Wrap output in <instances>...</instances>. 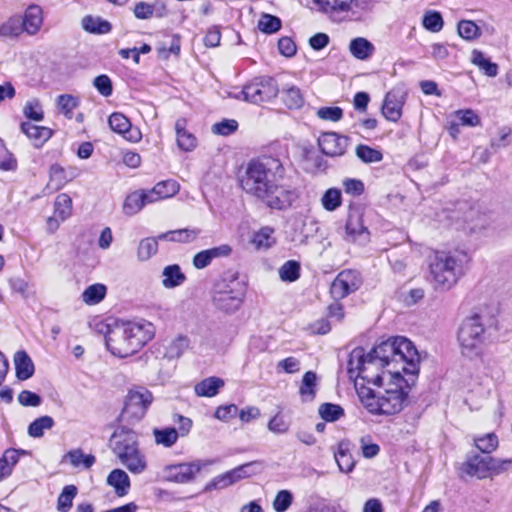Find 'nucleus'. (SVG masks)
I'll use <instances>...</instances> for the list:
<instances>
[{
	"label": "nucleus",
	"mask_w": 512,
	"mask_h": 512,
	"mask_svg": "<svg viewBox=\"0 0 512 512\" xmlns=\"http://www.w3.org/2000/svg\"><path fill=\"white\" fill-rule=\"evenodd\" d=\"M243 191L273 210H286L299 198L282 161L272 156L250 160L240 177Z\"/></svg>",
	"instance_id": "f257e3e1"
},
{
	"label": "nucleus",
	"mask_w": 512,
	"mask_h": 512,
	"mask_svg": "<svg viewBox=\"0 0 512 512\" xmlns=\"http://www.w3.org/2000/svg\"><path fill=\"white\" fill-rule=\"evenodd\" d=\"M419 354L413 343L404 337L381 342L365 355L361 386L373 384L380 388L389 382L388 373L400 370L415 381L419 372Z\"/></svg>",
	"instance_id": "f03ea898"
},
{
	"label": "nucleus",
	"mask_w": 512,
	"mask_h": 512,
	"mask_svg": "<svg viewBox=\"0 0 512 512\" xmlns=\"http://www.w3.org/2000/svg\"><path fill=\"white\" fill-rule=\"evenodd\" d=\"M400 370H391L388 373L389 382L383 391H375L370 387L361 386L357 393L361 403L372 414L394 415L399 413L407 400V388L412 382L411 376L408 378Z\"/></svg>",
	"instance_id": "7ed1b4c3"
},
{
	"label": "nucleus",
	"mask_w": 512,
	"mask_h": 512,
	"mask_svg": "<svg viewBox=\"0 0 512 512\" xmlns=\"http://www.w3.org/2000/svg\"><path fill=\"white\" fill-rule=\"evenodd\" d=\"M497 328L493 312L477 307L460 323L457 329V342L461 354L469 359L480 358L492 332Z\"/></svg>",
	"instance_id": "20e7f679"
},
{
	"label": "nucleus",
	"mask_w": 512,
	"mask_h": 512,
	"mask_svg": "<svg viewBox=\"0 0 512 512\" xmlns=\"http://www.w3.org/2000/svg\"><path fill=\"white\" fill-rule=\"evenodd\" d=\"M471 258L464 250L436 251L429 268L436 287L449 290L466 273Z\"/></svg>",
	"instance_id": "39448f33"
},
{
	"label": "nucleus",
	"mask_w": 512,
	"mask_h": 512,
	"mask_svg": "<svg viewBox=\"0 0 512 512\" xmlns=\"http://www.w3.org/2000/svg\"><path fill=\"white\" fill-rule=\"evenodd\" d=\"M109 447L130 473L139 475L146 471L147 459L139 447L138 435L134 430L124 426L115 429L109 439Z\"/></svg>",
	"instance_id": "423d86ee"
},
{
	"label": "nucleus",
	"mask_w": 512,
	"mask_h": 512,
	"mask_svg": "<svg viewBox=\"0 0 512 512\" xmlns=\"http://www.w3.org/2000/svg\"><path fill=\"white\" fill-rule=\"evenodd\" d=\"M243 297V286L235 276L217 281L212 292L214 306L225 313L236 312L242 305Z\"/></svg>",
	"instance_id": "0eeeda50"
},
{
	"label": "nucleus",
	"mask_w": 512,
	"mask_h": 512,
	"mask_svg": "<svg viewBox=\"0 0 512 512\" xmlns=\"http://www.w3.org/2000/svg\"><path fill=\"white\" fill-rule=\"evenodd\" d=\"M152 402L153 395L145 387L130 389L125 398L120 420L128 424L138 423L146 415Z\"/></svg>",
	"instance_id": "6e6552de"
},
{
	"label": "nucleus",
	"mask_w": 512,
	"mask_h": 512,
	"mask_svg": "<svg viewBox=\"0 0 512 512\" xmlns=\"http://www.w3.org/2000/svg\"><path fill=\"white\" fill-rule=\"evenodd\" d=\"M278 92V85L273 78L257 77L247 83L239 95L247 102L260 104L274 99Z\"/></svg>",
	"instance_id": "1a4fd4ad"
},
{
	"label": "nucleus",
	"mask_w": 512,
	"mask_h": 512,
	"mask_svg": "<svg viewBox=\"0 0 512 512\" xmlns=\"http://www.w3.org/2000/svg\"><path fill=\"white\" fill-rule=\"evenodd\" d=\"M344 240L358 245H365L370 241V232L364 225L363 212L359 208H350L349 210Z\"/></svg>",
	"instance_id": "9d476101"
},
{
	"label": "nucleus",
	"mask_w": 512,
	"mask_h": 512,
	"mask_svg": "<svg viewBox=\"0 0 512 512\" xmlns=\"http://www.w3.org/2000/svg\"><path fill=\"white\" fill-rule=\"evenodd\" d=\"M208 464L210 463L196 460L189 463L167 465L163 469V477L166 481L169 482L181 484L189 483L193 481L201 469Z\"/></svg>",
	"instance_id": "9b49d317"
},
{
	"label": "nucleus",
	"mask_w": 512,
	"mask_h": 512,
	"mask_svg": "<svg viewBox=\"0 0 512 512\" xmlns=\"http://www.w3.org/2000/svg\"><path fill=\"white\" fill-rule=\"evenodd\" d=\"M128 335L133 353H137L154 336V327L146 321L122 322Z\"/></svg>",
	"instance_id": "f8f14e48"
},
{
	"label": "nucleus",
	"mask_w": 512,
	"mask_h": 512,
	"mask_svg": "<svg viewBox=\"0 0 512 512\" xmlns=\"http://www.w3.org/2000/svg\"><path fill=\"white\" fill-rule=\"evenodd\" d=\"M105 342L107 349L115 356L125 358L134 354L122 322L109 330Z\"/></svg>",
	"instance_id": "ddd939ff"
},
{
	"label": "nucleus",
	"mask_w": 512,
	"mask_h": 512,
	"mask_svg": "<svg viewBox=\"0 0 512 512\" xmlns=\"http://www.w3.org/2000/svg\"><path fill=\"white\" fill-rule=\"evenodd\" d=\"M358 272L344 270L340 272L331 284L330 292L334 299H343L350 293L356 291L360 286Z\"/></svg>",
	"instance_id": "4468645a"
},
{
	"label": "nucleus",
	"mask_w": 512,
	"mask_h": 512,
	"mask_svg": "<svg viewBox=\"0 0 512 512\" xmlns=\"http://www.w3.org/2000/svg\"><path fill=\"white\" fill-rule=\"evenodd\" d=\"M406 100V92L400 87L391 89L385 96L382 105L383 116L391 121L397 122L402 116V108Z\"/></svg>",
	"instance_id": "2eb2a0df"
},
{
	"label": "nucleus",
	"mask_w": 512,
	"mask_h": 512,
	"mask_svg": "<svg viewBox=\"0 0 512 512\" xmlns=\"http://www.w3.org/2000/svg\"><path fill=\"white\" fill-rule=\"evenodd\" d=\"M255 464H258V462L245 463L214 477L210 483L207 484L206 490L224 489L244 478L249 477L251 473L248 471V469Z\"/></svg>",
	"instance_id": "dca6fc26"
},
{
	"label": "nucleus",
	"mask_w": 512,
	"mask_h": 512,
	"mask_svg": "<svg viewBox=\"0 0 512 512\" xmlns=\"http://www.w3.org/2000/svg\"><path fill=\"white\" fill-rule=\"evenodd\" d=\"M348 142V137L335 132L323 133L318 140L321 151L331 157L342 156L348 147Z\"/></svg>",
	"instance_id": "f3484780"
},
{
	"label": "nucleus",
	"mask_w": 512,
	"mask_h": 512,
	"mask_svg": "<svg viewBox=\"0 0 512 512\" xmlns=\"http://www.w3.org/2000/svg\"><path fill=\"white\" fill-rule=\"evenodd\" d=\"M44 23L43 9L36 4L29 5L23 16L21 24L23 31L29 36H35L39 33Z\"/></svg>",
	"instance_id": "a211bd4d"
},
{
	"label": "nucleus",
	"mask_w": 512,
	"mask_h": 512,
	"mask_svg": "<svg viewBox=\"0 0 512 512\" xmlns=\"http://www.w3.org/2000/svg\"><path fill=\"white\" fill-rule=\"evenodd\" d=\"M461 470L470 477H476L477 479L489 478L486 455H468L462 463Z\"/></svg>",
	"instance_id": "6ab92c4d"
},
{
	"label": "nucleus",
	"mask_w": 512,
	"mask_h": 512,
	"mask_svg": "<svg viewBox=\"0 0 512 512\" xmlns=\"http://www.w3.org/2000/svg\"><path fill=\"white\" fill-rule=\"evenodd\" d=\"M154 203L149 191H135L129 194L123 204V212L132 216L137 214L146 204Z\"/></svg>",
	"instance_id": "aec40b11"
},
{
	"label": "nucleus",
	"mask_w": 512,
	"mask_h": 512,
	"mask_svg": "<svg viewBox=\"0 0 512 512\" xmlns=\"http://www.w3.org/2000/svg\"><path fill=\"white\" fill-rule=\"evenodd\" d=\"M108 123L114 132L124 135L129 140L138 141L141 138L139 131L132 132L130 120L122 113H112Z\"/></svg>",
	"instance_id": "412c9836"
},
{
	"label": "nucleus",
	"mask_w": 512,
	"mask_h": 512,
	"mask_svg": "<svg viewBox=\"0 0 512 512\" xmlns=\"http://www.w3.org/2000/svg\"><path fill=\"white\" fill-rule=\"evenodd\" d=\"M365 351L361 347L353 349L349 355L347 363V373L350 379L355 381V386L358 389L360 387L359 380L362 378V368L364 367L363 362L365 359Z\"/></svg>",
	"instance_id": "4be33fe9"
},
{
	"label": "nucleus",
	"mask_w": 512,
	"mask_h": 512,
	"mask_svg": "<svg viewBox=\"0 0 512 512\" xmlns=\"http://www.w3.org/2000/svg\"><path fill=\"white\" fill-rule=\"evenodd\" d=\"M21 131L33 142L35 147L42 146L53 134L50 128L38 126L30 122H23L21 124Z\"/></svg>",
	"instance_id": "5701e85b"
},
{
	"label": "nucleus",
	"mask_w": 512,
	"mask_h": 512,
	"mask_svg": "<svg viewBox=\"0 0 512 512\" xmlns=\"http://www.w3.org/2000/svg\"><path fill=\"white\" fill-rule=\"evenodd\" d=\"M348 50L357 60L366 61L373 56L376 48L368 39L364 37H356L351 39Z\"/></svg>",
	"instance_id": "b1692460"
},
{
	"label": "nucleus",
	"mask_w": 512,
	"mask_h": 512,
	"mask_svg": "<svg viewBox=\"0 0 512 512\" xmlns=\"http://www.w3.org/2000/svg\"><path fill=\"white\" fill-rule=\"evenodd\" d=\"M106 482L114 489V492L118 497L126 496L131 487L128 474L124 470L118 468L109 473Z\"/></svg>",
	"instance_id": "393cba45"
},
{
	"label": "nucleus",
	"mask_w": 512,
	"mask_h": 512,
	"mask_svg": "<svg viewBox=\"0 0 512 512\" xmlns=\"http://www.w3.org/2000/svg\"><path fill=\"white\" fill-rule=\"evenodd\" d=\"M27 451L9 448L0 457V482L8 478L18 463L20 455H26Z\"/></svg>",
	"instance_id": "a878e982"
},
{
	"label": "nucleus",
	"mask_w": 512,
	"mask_h": 512,
	"mask_svg": "<svg viewBox=\"0 0 512 512\" xmlns=\"http://www.w3.org/2000/svg\"><path fill=\"white\" fill-rule=\"evenodd\" d=\"M200 233L201 230L198 228H183L161 233L158 235V239L187 244L195 241Z\"/></svg>",
	"instance_id": "bb28decb"
},
{
	"label": "nucleus",
	"mask_w": 512,
	"mask_h": 512,
	"mask_svg": "<svg viewBox=\"0 0 512 512\" xmlns=\"http://www.w3.org/2000/svg\"><path fill=\"white\" fill-rule=\"evenodd\" d=\"M175 131L177 136L178 147L186 152L192 151L197 146L196 137L186 130V121L178 119L175 123Z\"/></svg>",
	"instance_id": "cd10ccee"
},
{
	"label": "nucleus",
	"mask_w": 512,
	"mask_h": 512,
	"mask_svg": "<svg viewBox=\"0 0 512 512\" xmlns=\"http://www.w3.org/2000/svg\"><path fill=\"white\" fill-rule=\"evenodd\" d=\"M16 377L19 380H27L34 374V364L25 351H17L14 356Z\"/></svg>",
	"instance_id": "c85d7f7f"
},
{
	"label": "nucleus",
	"mask_w": 512,
	"mask_h": 512,
	"mask_svg": "<svg viewBox=\"0 0 512 512\" xmlns=\"http://www.w3.org/2000/svg\"><path fill=\"white\" fill-rule=\"evenodd\" d=\"M334 458L341 472L349 473L353 470L355 461L350 453L348 442L341 441L338 444V448L334 453Z\"/></svg>",
	"instance_id": "c756f323"
},
{
	"label": "nucleus",
	"mask_w": 512,
	"mask_h": 512,
	"mask_svg": "<svg viewBox=\"0 0 512 512\" xmlns=\"http://www.w3.org/2000/svg\"><path fill=\"white\" fill-rule=\"evenodd\" d=\"M69 461V463L75 467L79 468L82 467L84 469H90L96 459L95 456L92 454H85L82 449H72L68 451L62 459V462Z\"/></svg>",
	"instance_id": "7c9ffc66"
},
{
	"label": "nucleus",
	"mask_w": 512,
	"mask_h": 512,
	"mask_svg": "<svg viewBox=\"0 0 512 512\" xmlns=\"http://www.w3.org/2000/svg\"><path fill=\"white\" fill-rule=\"evenodd\" d=\"M186 280L185 274L177 264L168 265L162 271V285L172 289L182 285Z\"/></svg>",
	"instance_id": "2f4dec72"
},
{
	"label": "nucleus",
	"mask_w": 512,
	"mask_h": 512,
	"mask_svg": "<svg viewBox=\"0 0 512 512\" xmlns=\"http://www.w3.org/2000/svg\"><path fill=\"white\" fill-rule=\"evenodd\" d=\"M223 386L224 381L221 378L212 376L197 383L194 387V391L196 395L200 397H213L218 394L219 389Z\"/></svg>",
	"instance_id": "473e14b6"
},
{
	"label": "nucleus",
	"mask_w": 512,
	"mask_h": 512,
	"mask_svg": "<svg viewBox=\"0 0 512 512\" xmlns=\"http://www.w3.org/2000/svg\"><path fill=\"white\" fill-rule=\"evenodd\" d=\"M333 7L337 12L351 11L359 17L360 12L371 9V0H334Z\"/></svg>",
	"instance_id": "72a5a7b5"
},
{
	"label": "nucleus",
	"mask_w": 512,
	"mask_h": 512,
	"mask_svg": "<svg viewBox=\"0 0 512 512\" xmlns=\"http://www.w3.org/2000/svg\"><path fill=\"white\" fill-rule=\"evenodd\" d=\"M179 191V184L175 180H165L157 183L151 190L153 202L174 196Z\"/></svg>",
	"instance_id": "f704fd0d"
},
{
	"label": "nucleus",
	"mask_w": 512,
	"mask_h": 512,
	"mask_svg": "<svg viewBox=\"0 0 512 512\" xmlns=\"http://www.w3.org/2000/svg\"><path fill=\"white\" fill-rule=\"evenodd\" d=\"M72 174H68L66 170L59 164H53L49 170L48 187L54 191L61 189L65 184L71 181Z\"/></svg>",
	"instance_id": "c9c22d12"
},
{
	"label": "nucleus",
	"mask_w": 512,
	"mask_h": 512,
	"mask_svg": "<svg viewBox=\"0 0 512 512\" xmlns=\"http://www.w3.org/2000/svg\"><path fill=\"white\" fill-rule=\"evenodd\" d=\"M22 33L24 31L21 24V16L19 15H13L0 24V37L17 38Z\"/></svg>",
	"instance_id": "e433bc0d"
},
{
	"label": "nucleus",
	"mask_w": 512,
	"mask_h": 512,
	"mask_svg": "<svg viewBox=\"0 0 512 512\" xmlns=\"http://www.w3.org/2000/svg\"><path fill=\"white\" fill-rule=\"evenodd\" d=\"M82 27L85 31L94 34H106L111 31L110 22L103 20L100 17L85 16L82 19Z\"/></svg>",
	"instance_id": "4c0bfd02"
},
{
	"label": "nucleus",
	"mask_w": 512,
	"mask_h": 512,
	"mask_svg": "<svg viewBox=\"0 0 512 512\" xmlns=\"http://www.w3.org/2000/svg\"><path fill=\"white\" fill-rule=\"evenodd\" d=\"M153 436L155 443L163 447H172L178 440L179 435L176 432V428L165 427V428H154Z\"/></svg>",
	"instance_id": "58836bf2"
},
{
	"label": "nucleus",
	"mask_w": 512,
	"mask_h": 512,
	"mask_svg": "<svg viewBox=\"0 0 512 512\" xmlns=\"http://www.w3.org/2000/svg\"><path fill=\"white\" fill-rule=\"evenodd\" d=\"M274 232L275 230L272 227H262L259 231L254 233L252 243L257 249H268L276 243V239L273 236Z\"/></svg>",
	"instance_id": "ea45409f"
},
{
	"label": "nucleus",
	"mask_w": 512,
	"mask_h": 512,
	"mask_svg": "<svg viewBox=\"0 0 512 512\" xmlns=\"http://www.w3.org/2000/svg\"><path fill=\"white\" fill-rule=\"evenodd\" d=\"M471 61L488 77L497 76L498 65L487 59L481 51L474 50L472 52Z\"/></svg>",
	"instance_id": "a19ab883"
},
{
	"label": "nucleus",
	"mask_w": 512,
	"mask_h": 512,
	"mask_svg": "<svg viewBox=\"0 0 512 512\" xmlns=\"http://www.w3.org/2000/svg\"><path fill=\"white\" fill-rule=\"evenodd\" d=\"M107 292V288L104 284H93L88 286L82 293V300L88 305H95L101 302Z\"/></svg>",
	"instance_id": "79ce46f5"
},
{
	"label": "nucleus",
	"mask_w": 512,
	"mask_h": 512,
	"mask_svg": "<svg viewBox=\"0 0 512 512\" xmlns=\"http://www.w3.org/2000/svg\"><path fill=\"white\" fill-rule=\"evenodd\" d=\"M316 382L317 376L314 372L308 371L304 374L299 389L303 401H312L315 398Z\"/></svg>",
	"instance_id": "37998d69"
},
{
	"label": "nucleus",
	"mask_w": 512,
	"mask_h": 512,
	"mask_svg": "<svg viewBox=\"0 0 512 512\" xmlns=\"http://www.w3.org/2000/svg\"><path fill=\"white\" fill-rule=\"evenodd\" d=\"M54 424L55 422L51 416H41L30 423L28 434L33 438H40L44 435L45 430H50Z\"/></svg>",
	"instance_id": "c03bdc74"
},
{
	"label": "nucleus",
	"mask_w": 512,
	"mask_h": 512,
	"mask_svg": "<svg viewBox=\"0 0 512 512\" xmlns=\"http://www.w3.org/2000/svg\"><path fill=\"white\" fill-rule=\"evenodd\" d=\"M282 100L289 109H298L304 104L302 92L296 86L284 88L282 91Z\"/></svg>",
	"instance_id": "a18cd8bd"
},
{
	"label": "nucleus",
	"mask_w": 512,
	"mask_h": 512,
	"mask_svg": "<svg viewBox=\"0 0 512 512\" xmlns=\"http://www.w3.org/2000/svg\"><path fill=\"white\" fill-rule=\"evenodd\" d=\"M72 212V199L68 194H59L54 202V215L61 221L70 217Z\"/></svg>",
	"instance_id": "49530a36"
},
{
	"label": "nucleus",
	"mask_w": 512,
	"mask_h": 512,
	"mask_svg": "<svg viewBox=\"0 0 512 512\" xmlns=\"http://www.w3.org/2000/svg\"><path fill=\"white\" fill-rule=\"evenodd\" d=\"M158 236L148 237L140 241L137 250V257L140 261H147L158 251Z\"/></svg>",
	"instance_id": "de8ad7c7"
},
{
	"label": "nucleus",
	"mask_w": 512,
	"mask_h": 512,
	"mask_svg": "<svg viewBox=\"0 0 512 512\" xmlns=\"http://www.w3.org/2000/svg\"><path fill=\"white\" fill-rule=\"evenodd\" d=\"M77 491L75 485H67L63 488L57 500V510L59 512H68L71 509Z\"/></svg>",
	"instance_id": "09e8293b"
},
{
	"label": "nucleus",
	"mask_w": 512,
	"mask_h": 512,
	"mask_svg": "<svg viewBox=\"0 0 512 512\" xmlns=\"http://www.w3.org/2000/svg\"><path fill=\"white\" fill-rule=\"evenodd\" d=\"M321 204L326 211H335L342 204V194L337 188H329L321 198Z\"/></svg>",
	"instance_id": "8fccbe9b"
},
{
	"label": "nucleus",
	"mask_w": 512,
	"mask_h": 512,
	"mask_svg": "<svg viewBox=\"0 0 512 512\" xmlns=\"http://www.w3.org/2000/svg\"><path fill=\"white\" fill-rule=\"evenodd\" d=\"M189 345V338L187 336L180 335L167 346L166 355L169 358H179L189 348Z\"/></svg>",
	"instance_id": "3c124183"
},
{
	"label": "nucleus",
	"mask_w": 512,
	"mask_h": 512,
	"mask_svg": "<svg viewBox=\"0 0 512 512\" xmlns=\"http://www.w3.org/2000/svg\"><path fill=\"white\" fill-rule=\"evenodd\" d=\"M279 277L284 282H294L300 277V264L295 260L286 261L279 268Z\"/></svg>",
	"instance_id": "603ef678"
},
{
	"label": "nucleus",
	"mask_w": 512,
	"mask_h": 512,
	"mask_svg": "<svg viewBox=\"0 0 512 512\" xmlns=\"http://www.w3.org/2000/svg\"><path fill=\"white\" fill-rule=\"evenodd\" d=\"M319 415L327 422H334L344 415V410L340 405L332 403H323L318 409Z\"/></svg>",
	"instance_id": "864d4df0"
},
{
	"label": "nucleus",
	"mask_w": 512,
	"mask_h": 512,
	"mask_svg": "<svg viewBox=\"0 0 512 512\" xmlns=\"http://www.w3.org/2000/svg\"><path fill=\"white\" fill-rule=\"evenodd\" d=\"M487 457V466H488V473L489 478H492L494 476L500 475L504 472H506L512 463L511 459H500V458H494L490 455H486Z\"/></svg>",
	"instance_id": "5fc2aeb1"
},
{
	"label": "nucleus",
	"mask_w": 512,
	"mask_h": 512,
	"mask_svg": "<svg viewBox=\"0 0 512 512\" xmlns=\"http://www.w3.org/2000/svg\"><path fill=\"white\" fill-rule=\"evenodd\" d=\"M58 109L68 119H72L73 111L78 107L79 101L76 97L70 94H63L57 98Z\"/></svg>",
	"instance_id": "6e6d98bb"
},
{
	"label": "nucleus",
	"mask_w": 512,
	"mask_h": 512,
	"mask_svg": "<svg viewBox=\"0 0 512 512\" xmlns=\"http://www.w3.org/2000/svg\"><path fill=\"white\" fill-rule=\"evenodd\" d=\"M475 446L484 454L489 455L498 447V438L494 433L474 438Z\"/></svg>",
	"instance_id": "4d7b16f0"
},
{
	"label": "nucleus",
	"mask_w": 512,
	"mask_h": 512,
	"mask_svg": "<svg viewBox=\"0 0 512 512\" xmlns=\"http://www.w3.org/2000/svg\"><path fill=\"white\" fill-rule=\"evenodd\" d=\"M458 34L465 40H474L481 35L480 28L471 20H461L458 23Z\"/></svg>",
	"instance_id": "13d9d810"
},
{
	"label": "nucleus",
	"mask_w": 512,
	"mask_h": 512,
	"mask_svg": "<svg viewBox=\"0 0 512 512\" xmlns=\"http://www.w3.org/2000/svg\"><path fill=\"white\" fill-rule=\"evenodd\" d=\"M258 28L266 34L275 33L281 28V20L271 14H263L258 21Z\"/></svg>",
	"instance_id": "bf43d9fd"
},
{
	"label": "nucleus",
	"mask_w": 512,
	"mask_h": 512,
	"mask_svg": "<svg viewBox=\"0 0 512 512\" xmlns=\"http://www.w3.org/2000/svg\"><path fill=\"white\" fill-rule=\"evenodd\" d=\"M356 155L365 163L380 162L383 158V155L379 150L362 144L357 146Z\"/></svg>",
	"instance_id": "052dcab7"
},
{
	"label": "nucleus",
	"mask_w": 512,
	"mask_h": 512,
	"mask_svg": "<svg viewBox=\"0 0 512 512\" xmlns=\"http://www.w3.org/2000/svg\"><path fill=\"white\" fill-rule=\"evenodd\" d=\"M422 24L431 32H439L443 27V19L439 12L428 11L423 16Z\"/></svg>",
	"instance_id": "680f3d73"
},
{
	"label": "nucleus",
	"mask_w": 512,
	"mask_h": 512,
	"mask_svg": "<svg viewBox=\"0 0 512 512\" xmlns=\"http://www.w3.org/2000/svg\"><path fill=\"white\" fill-rule=\"evenodd\" d=\"M23 114L26 118L34 121L43 120L44 114L39 100L32 99L27 101L23 108Z\"/></svg>",
	"instance_id": "e2e57ef3"
},
{
	"label": "nucleus",
	"mask_w": 512,
	"mask_h": 512,
	"mask_svg": "<svg viewBox=\"0 0 512 512\" xmlns=\"http://www.w3.org/2000/svg\"><path fill=\"white\" fill-rule=\"evenodd\" d=\"M293 495L289 490H280L273 501V508L276 512H285L291 506Z\"/></svg>",
	"instance_id": "0e129e2a"
},
{
	"label": "nucleus",
	"mask_w": 512,
	"mask_h": 512,
	"mask_svg": "<svg viewBox=\"0 0 512 512\" xmlns=\"http://www.w3.org/2000/svg\"><path fill=\"white\" fill-rule=\"evenodd\" d=\"M93 86L103 97H109L112 95L113 86L111 79L105 75H99L93 80Z\"/></svg>",
	"instance_id": "69168bd1"
},
{
	"label": "nucleus",
	"mask_w": 512,
	"mask_h": 512,
	"mask_svg": "<svg viewBox=\"0 0 512 512\" xmlns=\"http://www.w3.org/2000/svg\"><path fill=\"white\" fill-rule=\"evenodd\" d=\"M317 116L322 120L337 122L343 116V110L340 107H321L317 110Z\"/></svg>",
	"instance_id": "338daca9"
},
{
	"label": "nucleus",
	"mask_w": 512,
	"mask_h": 512,
	"mask_svg": "<svg viewBox=\"0 0 512 512\" xmlns=\"http://www.w3.org/2000/svg\"><path fill=\"white\" fill-rule=\"evenodd\" d=\"M268 430L274 434H285L289 430V423L279 414L275 415L268 422Z\"/></svg>",
	"instance_id": "774afa93"
}]
</instances>
